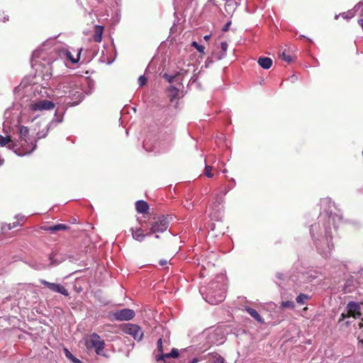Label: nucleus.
Here are the masks:
<instances>
[{
	"label": "nucleus",
	"instance_id": "nucleus-34",
	"mask_svg": "<svg viewBox=\"0 0 363 363\" xmlns=\"http://www.w3.org/2000/svg\"><path fill=\"white\" fill-rule=\"evenodd\" d=\"M230 25V22L227 23L225 25V26L223 27V31H227V30H228V28H229Z\"/></svg>",
	"mask_w": 363,
	"mask_h": 363
},
{
	"label": "nucleus",
	"instance_id": "nucleus-1",
	"mask_svg": "<svg viewBox=\"0 0 363 363\" xmlns=\"http://www.w3.org/2000/svg\"><path fill=\"white\" fill-rule=\"evenodd\" d=\"M310 232L312 238L315 242L318 252L325 257L330 255L334 247L330 227H325L323 237V230L318 223L312 225L310 228Z\"/></svg>",
	"mask_w": 363,
	"mask_h": 363
},
{
	"label": "nucleus",
	"instance_id": "nucleus-42",
	"mask_svg": "<svg viewBox=\"0 0 363 363\" xmlns=\"http://www.w3.org/2000/svg\"><path fill=\"white\" fill-rule=\"evenodd\" d=\"M23 218H24V216H21V220H23Z\"/></svg>",
	"mask_w": 363,
	"mask_h": 363
},
{
	"label": "nucleus",
	"instance_id": "nucleus-40",
	"mask_svg": "<svg viewBox=\"0 0 363 363\" xmlns=\"http://www.w3.org/2000/svg\"><path fill=\"white\" fill-rule=\"evenodd\" d=\"M359 4H357L355 6L354 9H357V7L359 8Z\"/></svg>",
	"mask_w": 363,
	"mask_h": 363
},
{
	"label": "nucleus",
	"instance_id": "nucleus-38",
	"mask_svg": "<svg viewBox=\"0 0 363 363\" xmlns=\"http://www.w3.org/2000/svg\"><path fill=\"white\" fill-rule=\"evenodd\" d=\"M210 38H211V36H210V35H205V36L203 37L204 40H206V41H207V40H208L210 39Z\"/></svg>",
	"mask_w": 363,
	"mask_h": 363
},
{
	"label": "nucleus",
	"instance_id": "nucleus-35",
	"mask_svg": "<svg viewBox=\"0 0 363 363\" xmlns=\"http://www.w3.org/2000/svg\"><path fill=\"white\" fill-rule=\"evenodd\" d=\"M167 261L165 260V259H161L160 261V264L162 265V266H164V265L167 264Z\"/></svg>",
	"mask_w": 363,
	"mask_h": 363
},
{
	"label": "nucleus",
	"instance_id": "nucleus-14",
	"mask_svg": "<svg viewBox=\"0 0 363 363\" xmlns=\"http://www.w3.org/2000/svg\"><path fill=\"white\" fill-rule=\"evenodd\" d=\"M130 230L132 232L133 238L139 242H142L146 236V235L144 234L143 229L140 228L136 229L131 228Z\"/></svg>",
	"mask_w": 363,
	"mask_h": 363
},
{
	"label": "nucleus",
	"instance_id": "nucleus-2",
	"mask_svg": "<svg viewBox=\"0 0 363 363\" xmlns=\"http://www.w3.org/2000/svg\"><path fill=\"white\" fill-rule=\"evenodd\" d=\"M19 139L16 142L18 145L15 152L18 155H25L31 153L36 147L29 137V130L27 127L21 125L18 127Z\"/></svg>",
	"mask_w": 363,
	"mask_h": 363
},
{
	"label": "nucleus",
	"instance_id": "nucleus-19",
	"mask_svg": "<svg viewBox=\"0 0 363 363\" xmlns=\"http://www.w3.org/2000/svg\"><path fill=\"white\" fill-rule=\"evenodd\" d=\"M104 28L101 26H95V33L94 35V40L96 42H101L102 39V34H103Z\"/></svg>",
	"mask_w": 363,
	"mask_h": 363
},
{
	"label": "nucleus",
	"instance_id": "nucleus-41",
	"mask_svg": "<svg viewBox=\"0 0 363 363\" xmlns=\"http://www.w3.org/2000/svg\"><path fill=\"white\" fill-rule=\"evenodd\" d=\"M338 16H339L338 15H336V16H335V19H337V18H338Z\"/></svg>",
	"mask_w": 363,
	"mask_h": 363
},
{
	"label": "nucleus",
	"instance_id": "nucleus-6",
	"mask_svg": "<svg viewBox=\"0 0 363 363\" xmlns=\"http://www.w3.org/2000/svg\"><path fill=\"white\" fill-rule=\"evenodd\" d=\"M29 108L33 111L51 110L55 108V104L48 100L37 101L30 103Z\"/></svg>",
	"mask_w": 363,
	"mask_h": 363
},
{
	"label": "nucleus",
	"instance_id": "nucleus-28",
	"mask_svg": "<svg viewBox=\"0 0 363 363\" xmlns=\"http://www.w3.org/2000/svg\"><path fill=\"white\" fill-rule=\"evenodd\" d=\"M211 169H212L211 166L206 165L205 170H204V174L208 178H211L213 177V174L211 172Z\"/></svg>",
	"mask_w": 363,
	"mask_h": 363
},
{
	"label": "nucleus",
	"instance_id": "nucleus-33",
	"mask_svg": "<svg viewBox=\"0 0 363 363\" xmlns=\"http://www.w3.org/2000/svg\"><path fill=\"white\" fill-rule=\"evenodd\" d=\"M169 89L172 93L174 96L177 94V90L174 87L170 86Z\"/></svg>",
	"mask_w": 363,
	"mask_h": 363
},
{
	"label": "nucleus",
	"instance_id": "nucleus-30",
	"mask_svg": "<svg viewBox=\"0 0 363 363\" xmlns=\"http://www.w3.org/2000/svg\"><path fill=\"white\" fill-rule=\"evenodd\" d=\"M157 345L158 350L162 352V338H160L157 340Z\"/></svg>",
	"mask_w": 363,
	"mask_h": 363
},
{
	"label": "nucleus",
	"instance_id": "nucleus-27",
	"mask_svg": "<svg viewBox=\"0 0 363 363\" xmlns=\"http://www.w3.org/2000/svg\"><path fill=\"white\" fill-rule=\"evenodd\" d=\"M192 46L195 48L199 52L204 53V47L203 45H200L196 42L194 41L192 43Z\"/></svg>",
	"mask_w": 363,
	"mask_h": 363
},
{
	"label": "nucleus",
	"instance_id": "nucleus-26",
	"mask_svg": "<svg viewBox=\"0 0 363 363\" xmlns=\"http://www.w3.org/2000/svg\"><path fill=\"white\" fill-rule=\"evenodd\" d=\"M279 57L286 62H291L292 61V57L289 55H287L285 52H283L281 54H280Z\"/></svg>",
	"mask_w": 363,
	"mask_h": 363
},
{
	"label": "nucleus",
	"instance_id": "nucleus-5",
	"mask_svg": "<svg viewBox=\"0 0 363 363\" xmlns=\"http://www.w3.org/2000/svg\"><path fill=\"white\" fill-rule=\"evenodd\" d=\"M123 332L131 335L135 340L138 341H140L143 336L142 329L135 324H126L123 328Z\"/></svg>",
	"mask_w": 363,
	"mask_h": 363
},
{
	"label": "nucleus",
	"instance_id": "nucleus-18",
	"mask_svg": "<svg viewBox=\"0 0 363 363\" xmlns=\"http://www.w3.org/2000/svg\"><path fill=\"white\" fill-rule=\"evenodd\" d=\"M245 310L256 320L261 323H264V320L262 318V317L259 315V314L256 310L250 307H246Z\"/></svg>",
	"mask_w": 363,
	"mask_h": 363
},
{
	"label": "nucleus",
	"instance_id": "nucleus-22",
	"mask_svg": "<svg viewBox=\"0 0 363 363\" xmlns=\"http://www.w3.org/2000/svg\"><path fill=\"white\" fill-rule=\"evenodd\" d=\"M64 352L66 357L70 359L73 363H82L79 359L76 358L67 348H65Z\"/></svg>",
	"mask_w": 363,
	"mask_h": 363
},
{
	"label": "nucleus",
	"instance_id": "nucleus-36",
	"mask_svg": "<svg viewBox=\"0 0 363 363\" xmlns=\"http://www.w3.org/2000/svg\"><path fill=\"white\" fill-rule=\"evenodd\" d=\"M199 359L197 358H194L189 363H197Z\"/></svg>",
	"mask_w": 363,
	"mask_h": 363
},
{
	"label": "nucleus",
	"instance_id": "nucleus-12",
	"mask_svg": "<svg viewBox=\"0 0 363 363\" xmlns=\"http://www.w3.org/2000/svg\"><path fill=\"white\" fill-rule=\"evenodd\" d=\"M257 62L262 68L265 69H269L272 65V60L267 57H260Z\"/></svg>",
	"mask_w": 363,
	"mask_h": 363
},
{
	"label": "nucleus",
	"instance_id": "nucleus-7",
	"mask_svg": "<svg viewBox=\"0 0 363 363\" xmlns=\"http://www.w3.org/2000/svg\"><path fill=\"white\" fill-rule=\"evenodd\" d=\"M169 226V221L167 218L162 216L152 224L150 233H163Z\"/></svg>",
	"mask_w": 363,
	"mask_h": 363
},
{
	"label": "nucleus",
	"instance_id": "nucleus-23",
	"mask_svg": "<svg viewBox=\"0 0 363 363\" xmlns=\"http://www.w3.org/2000/svg\"><path fill=\"white\" fill-rule=\"evenodd\" d=\"M282 308H287L290 309H294L295 307V304L291 301H282L281 303Z\"/></svg>",
	"mask_w": 363,
	"mask_h": 363
},
{
	"label": "nucleus",
	"instance_id": "nucleus-29",
	"mask_svg": "<svg viewBox=\"0 0 363 363\" xmlns=\"http://www.w3.org/2000/svg\"><path fill=\"white\" fill-rule=\"evenodd\" d=\"M147 82V78L144 76H140L139 78H138V83L140 84V86H144Z\"/></svg>",
	"mask_w": 363,
	"mask_h": 363
},
{
	"label": "nucleus",
	"instance_id": "nucleus-31",
	"mask_svg": "<svg viewBox=\"0 0 363 363\" xmlns=\"http://www.w3.org/2000/svg\"><path fill=\"white\" fill-rule=\"evenodd\" d=\"M18 225H19V223H18V222H14V223H13L12 224H11V223H10V224L7 225V227H8V229H9V230H11V229H12V228H16V226H18Z\"/></svg>",
	"mask_w": 363,
	"mask_h": 363
},
{
	"label": "nucleus",
	"instance_id": "nucleus-8",
	"mask_svg": "<svg viewBox=\"0 0 363 363\" xmlns=\"http://www.w3.org/2000/svg\"><path fill=\"white\" fill-rule=\"evenodd\" d=\"M113 318L118 321L130 320L135 316L133 310L124 308L113 313Z\"/></svg>",
	"mask_w": 363,
	"mask_h": 363
},
{
	"label": "nucleus",
	"instance_id": "nucleus-15",
	"mask_svg": "<svg viewBox=\"0 0 363 363\" xmlns=\"http://www.w3.org/2000/svg\"><path fill=\"white\" fill-rule=\"evenodd\" d=\"M222 52L220 54H213V59L216 60H220L226 55V52L228 48V45L226 42H222L220 44Z\"/></svg>",
	"mask_w": 363,
	"mask_h": 363
},
{
	"label": "nucleus",
	"instance_id": "nucleus-3",
	"mask_svg": "<svg viewBox=\"0 0 363 363\" xmlns=\"http://www.w3.org/2000/svg\"><path fill=\"white\" fill-rule=\"evenodd\" d=\"M208 291L205 298L211 305H216L222 302L225 297V288L224 286L218 292L213 287L209 288Z\"/></svg>",
	"mask_w": 363,
	"mask_h": 363
},
{
	"label": "nucleus",
	"instance_id": "nucleus-39",
	"mask_svg": "<svg viewBox=\"0 0 363 363\" xmlns=\"http://www.w3.org/2000/svg\"><path fill=\"white\" fill-rule=\"evenodd\" d=\"M360 276L363 278V269L359 271Z\"/></svg>",
	"mask_w": 363,
	"mask_h": 363
},
{
	"label": "nucleus",
	"instance_id": "nucleus-25",
	"mask_svg": "<svg viewBox=\"0 0 363 363\" xmlns=\"http://www.w3.org/2000/svg\"><path fill=\"white\" fill-rule=\"evenodd\" d=\"M355 12H356L355 10H350L346 13H342V16L344 18H347V19L352 18L355 15Z\"/></svg>",
	"mask_w": 363,
	"mask_h": 363
},
{
	"label": "nucleus",
	"instance_id": "nucleus-17",
	"mask_svg": "<svg viewBox=\"0 0 363 363\" xmlns=\"http://www.w3.org/2000/svg\"><path fill=\"white\" fill-rule=\"evenodd\" d=\"M178 356H179L178 350L174 348L172 350V352L170 353L162 354L160 356L157 357L156 359H157V361H160L162 359L164 360L166 358H170V357L176 358V357H178Z\"/></svg>",
	"mask_w": 363,
	"mask_h": 363
},
{
	"label": "nucleus",
	"instance_id": "nucleus-32",
	"mask_svg": "<svg viewBox=\"0 0 363 363\" xmlns=\"http://www.w3.org/2000/svg\"><path fill=\"white\" fill-rule=\"evenodd\" d=\"M213 363H224V359L222 357L219 356L218 357L216 358Z\"/></svg>",
	"mask_w": 363,
	"mask_h": 363
},
{
	"label": "nucleus",
	"instance_id": "nucleus-10",
	"mask_svg": "<svg viewBox=\"0 0 363 363\" xmlns=\"http://www.w3.org/2000/svg\"><path fill=\"white\" fill-rule=\"evenodd\" d=\"M348 316H352L354 318H359L361 316L360 305L354 301H350L347 306Z\"/></svg>",
	"mask_w": 363,
	"mask_h": 363
},
{
	"label": "nucleus",
	"instance_id": "nucleus-37",
	"mask_svg": "<svg viewBox=\"0 0 363 363\" xmlns=\"http://www.w3.org/2000/svg\"><path fill=\"white\" fill-rule=\"evenodd\" d=\"M341 317H342L341 320H343L346 317H349V316H348V314L345 315V313H342Z\"/></svg>",
	"mask_w": 363,
	"mask_h": 363
},
{
	"label": "nucleus",
	"instance_id": "nucleus-24",
	"mask_svg": "<svg viewBox=\"0 0 363 363\" xmlns=\"http://www.w3.org/2000/svg\"><path fill=\"white\" fill-rule=\"evenodd\" d=\"M66 56L72 63H77L79 59V54L77 55V58H74L72 53L69 51L66 52Z\"/></svg>",
	"mask_w": 363,
	"mask_h": 363
},
{
	"label": "nucleus",
	"instance_id": "nucleus-4",
	"mask_svg": "<svg viewBox=\"0 0 363 363\" xmlns=\"http://www.w3.org/2000/svg\"><path fill=\"white\" fill-rule=\"evenodd\" d=\"M104 341L101 337L94 333L90 336L89 340L86 342L87 347H93L95 349V352L97 354H102V351L104 348Z\"/></svg>",
	"mask_w": 363,
	"mask_h": 363
},
{
	"label": "nucleus",
	"instance_id": "nucleus-16",
	"mask_svg": "<svg viewBox=\"0 0 363 363\" xmlns=\"http://www.w3.org/2000/svg\"><path fill=\"white\" fill-rule=\"evenodd\" d=\"M42 229L45 231H50L55 233L58 230H65L67 229V226L64 224H57L53 226H43Z\"/></svg>",
	"mask_w": 363,
	"mask_h": 363
},
{
	"label": "nucleus",
	"instance_id": "nucleus-13",
	"mask_svg": "<svg viewBox=\"0 0 363 363\" xmlns=\"http://www.w3.org/2000/svg\"><path fill=\"white\" fill-rule=\"evenodd\" d=\"M135 208L139 213H145L149 210L148 203L143 200L138 201L135 203Z\"/></svg>",
	"mask_w": 363,
	"mask_h": 363
},
{
	"label": "nucleus",
	"instance_id": "nucleus-20",
	"mask_svg": "<svg viewBox=\"0 0 363 363\" xmlns=\"http://www.w3.org/2000/svg\"><path fill=\"white\" fill-rule=\"evenodd\" d=\"M69 94H72L73 98H76L77 99V101L72 103L73 105H77L83 99V93L79 91H75L74 93L69 91Z\"/></svg>",
	"mask_w": 363,
	"mask_h": 363
},
{
	"label": "nucleus",
	"instance_id": "nucleus-9",
	"mask_svg": "<svg viewBox=\"0 0 363 363\" xmlns=\"http://www.w3.org/2000/svg\"><path fill=\"white\" fill-rule=\"evenodd\" d=\"M40 282L54 292L60 293L65 296L69 295L67 290L60 284L51 283L43 279H40Z\"/></svg>",
	"mask_w": 363,
	"mask_h": 363
},
{
	"label": "nucleus",
	"instance_id": "nucleus-11",
	"mask_svg": "<svg viewBox=\"0 0 363 363\" xmlns=\"http://www.w3.org/2000/svg\"><path fill=\"white\" fill-rule=\"evenodd\" d=\"M0 145L1 146H5L6 145H9V147H18L17 143L11 138V136L4 137L0 135Z\"/></svg>",
	"mask_w": 363,
	"mask_h": 363
},
{
	"label": "nucleus",
	"instance_id": "nucleus-21",
	"mask_svg": "<svg viewBox=\"0 0 363 363\" xmlns=\"http://www.w3.org/2000/svg\"><path fill=\"white\" fill-rule=\"evenodd\" d=\"M310 299V296L306 295V294H299L296 298V302L300 304V305H303L306 303V301Z\"/></svg>",
	"mask_w": 363,
	"mask_h": 363
}]
</instances>
